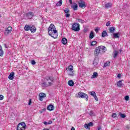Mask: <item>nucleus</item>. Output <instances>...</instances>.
I'll return each mask as SVG.
<instances>
[{
	"mask_svg": "<svg viewBox=\"0 0 130 130\" xmlns=\"http://www.w3.org/2000/svg\"><path fill=\"white\" fill-rule=\"evenodd\" d=\"M41 113H42V112H41Z\"/></svg>",
	"mask_w": 130,
	"mask_h": 130,
	"instance_id": "63",
	"label": "nucleus"
},
{
	"mask_svg": "<svg viewBox=\"0 0 130 130\" xmlns=\"http://www.w3.org/2000/svg\"><path fill=\"white\" fill-rule=\"evenodd\" d=\"M98 77V73L97 72H93V75L91 76L92 79H95V78Z\"/></svg>",
	"mask_w": 130,
	"mask_h": 130,
	"instance_id": "23",
	"label": "nucleus"
},
{
	"mask_svg": "<svg viewBox=\"0 0 130 130\" xmlns=\"http://www.w3.org/2000/svg\"><path fill=\"white\" fill-rule=\"evenodd\" d=\"M78 6L79 8H81V9H85V8H86V3L82 0H80L78 3Z\"/></svg>",
	"mask_w": 130,
	"mask_h": 130,
	"instance_id": "7",
	"label": "nucleus"
},
{
	"mask_svg": "<svg viewBox=\"0 0 130 130\" xmlns=\"http://www.w3.org/2000/svg\"><path fill=\"white\" fill-rule=\"evenodd\" d=\"M51 123H52V120H50L48 122V124H51Z\"/></svg>",
	"mask_w": 130,
	"mask_h": 130,
	"instance_id": "52",
	"label": "nucleus"
},
{
	"mask_svg": "<svg viewBox=\"0 0 130 130\" xmlns=\"http://www.w3.org/2000/svg\"><path fill=\"white\" fill-rule=\"evenodd\" d=\"M39 97L40 101H43V98H45V97H46V94L43 92H41L39 94Z\"/></svg>",
	"mask_w": 130,
	"mask_h": 130,
	"instance_id": "9",
	"label": "nucleus"
},
{
	"mask_svg": "<svg viewBox=\"0 0 130 130\" xmlns=\"http://www.w3.org/2000/svg\"><path fill=\"white\" fill-rule=\"evenodd\" d=\"M97 44V41H93L91 43V46H95Z\"/></svg>",
	"mask_w": 130,
	"mask_h": 130,
	"instance_id": "36",
	"label": "nucleus"
},
{
	"mask_svg": "<svg viewBox=\"0 0 130 130\" xmlns=\"http://www.w3.org/2000/svg\"><path fill=\"white\" fill-rule=\"evenodd\" d=\"M26 16L28 19H32L34 17V13L32 12H29L26 14Z\"/></svg>",
	"mask_w": 130,
	"mask_h": 130,
	"instance_id": "10",
	"label": "nucleus"
},
{
	"mask_svg": "<svg viewBox=\"0 0 130 130\" xmlns=\"http://www.w3.org/2000/svg\"><path fill=\"white\" fill-rule=\"evenodd\" d=\"M120 52H121V50H120Z\"/></svg>",
	"mask_w": 130,
	"mask_h": 130,
	"instance_id": "61",
	"label": "nucleus"
},
{
	"mask_svg": "<svg viewBox=\"0 0 130 130\" xmlns=\"http://www.w3.org/2000/svg\"><path fill=\"white\" fill-rule=\"evenodd\" d=\"M63 12H64L65 14L71 13V11H70V9H69V8H65L63 10Z\"/></svg>",
	"mask_w": 130,
	"mask_h": 130,
	"instance_id": "29",
	"label": "nucleus"
},
{
	"mask_svg": "<svg viewBox=\"0 0 130 130\" xmlns=\"http://www.w3.org/2000/svg\"><path fill=\"white\" fill-rule=\"evenodd\" d=\"M30 31H31V33H35L36 32V27H35V26L32 25L30 26Z\"/></svg>",
	"mask_w": 130,
	"mask_h": 130,
	"instance_id": "15",
	"label": "nucleus"
},
{
	"mask_svg": "<svg viewBox=\"0 0 130 130\" xmlns=\"http://www.w3.org/2000/svg\"><path fill=\"white\" fill-rule=\"evenodd\" d=\"M124 99L126 100V101H128V100H129V96H128V95H126L124 97Z\"/></svg>",
	"mask_w": 130,
	"mask_h": 130,
	"instance_id": "39",
	"label": "nucleus"
},
{
	"mask_svg": "<svg viewBox=\"0 0 130 130\" xmlns=\"http://www.w3.org/2000/svg\"><path fill=\"white\" fill-rule=\"evenodd\" d=\"M57 30H54V33H53V34H52V35H50V36H51V37H52V38L55 39V38H57Z\"/></svg>",
	"mask_w": 130,
	"mask_h": 130,
	"instance_id": "12",
	"label": "nucleus"
},
{
	"mask_svg": "<svg viewBox=\"0 0 130 130\" xmlns=\"http://www.w3.org/2000/svg\"><path fill=\"white\" fill-rule=\"evenodd\" d=\"M89 115H90V116H93V115H94V112H93V111H90V112H89Z\"/></svg>",
	"mask_w": 130,
	"mask_h": 130,
	"instance_id": "42",
	"label": "nucleus"
},
{
	"mask_svg": "<svg viewBox=\"0 0 130 130\" xmlns=\"http://www.w3.org/2000/svg\"><path fill=\"white\" fill-rule=\"evenodd\" d=\"M15 75L14 72H11L10 74L9 75L8 78L9 80H14V76Z\"/></svg>",
	"mask_w": 130,
	"mask_h": 130,
	"instance_id": "13",
	"label": "nucleus"
},
{
	"mask_svg": "<svg viewBox=\"0 0 130 130\" xmlns=\"http://www.w3.org/2000/svg\"><path fill=\"white\" fill-rule=\"evenodd\" d=\"M90 95H91V96H93V97H94L96 95V93H95V92L94 91H91L90 92Z\"/></svg>",
	"mask_w": 130,
	"mask_h": 130,
	"instance_id": "41",
	"label": "nucleus"
},
{
	"mask_svg": "<svg viewBox=\"0 0 130 130\" xmlns=\"http://www.w3.org/2000/svg\"><path fill=\"white\" fill-rule=\"evenodd\" d=\"M119 115L120 117H121V118H125V116H126L125 115V114H122V113H121L120 112L119 113Z\"/></svg>",
	"mask_w": 130,
	"mask_h": 130,
	"instance_id": "31",
	"label": "nucleus"
},
{
	"mask_svg": "<svg viewBox=\"0 0 130 130\" xmlns=\"http://www.w3.org/2000/svg\"><path fill=\"white\" fill-rule=\"evenodd\" d=\"M106 36H108L107 31H106V30H104L102 33V37L104 38L106 37Z\"/></svg>",
	"mask_w": 130,
	"mask_h": 130,
	"instance_id": "17",
	"label": "nucleus"
},
{
	"mask_svg": "<svg viewBox=\"0 0 130 130\" xmlns=\"http://www.w3.org/2000/svg\"><path fill=\"white\" fill-rule=\"evenodd\" d=\"M117 86L118 87H121V86H122V82H121V80L117 82Z\"/></svg>",
	"mask_w": 130,
	"mask_h": 130,
	"instance_id": "32",
	"label": "nucleus"
},
{
	"mask_svg": "<svg viewBox=\"0 0 130 130\" xmlns=\"http://www.w3.org/2000/svg\"><path fill=\"white\" fill-rule=\"evenodd\" d=\"M98 62H99V60H98V58H97V56H95V58L93 62V66H94V67H96L97 64H98Z\"/></svg>",
	"mask_w": 130,
	"mask_h": 130,
	"instance_id": "11",
	"label": "nucleus"
},
{
	"mask_svg": "<svg viewBox=\"0 0 130 130\" xmlns=\"http://www.w3.org/2000/svg\"><path fill=\"white\" fill-rule=\"evenodd\" d=\"M4 55V51L2 48V46L0 45V56H3Z\"/></svg>",
	"mask_w": 130,
	"mask_h": 130,
	"instance_id": "30",
	"label": "nucleus"
},
{
	"mask_svg": "<svg viewBox=\"0 0 130 130\" xmlns=\"http://www.w3.org/2000/svg\"><path fill=\"white\" fill-rule=\"evenodd\" d=\"M61 43L62 44H64V45H66V44L68 43V40L66 38H63L61 40Z\"/></svg>",
	"mask_w": 130,
	"mask_h": 130,
	"instance_id": "16",
	"label": "nucleus"
},
{
	"mask_svg": "<svg viewBox=\"0 0 130 130\" xmlns=\"http://www.w3.org/2000/svg\"><path fill=\"white\" fill-rule=\"evenodd\" d=\"M68 85H69V86H70V87H73V86H74V85H75V83L74 82V81L73 80H69L68 81Z\"/></svg>",
	"mask_w": 130,
	"mask_h": 130,
	"instance_id": "19",
	"label": "nucleus"
},
{
	"mask_svg": "<svg viewBox=\"0 0 130 130\" xmlns=\"http://www.w3.org/2000/svg\"><path fill=\"white\" fill-rule=\"evenodd\" d=\"M117 78H118L119 79H120V78H121V74H118L117 76Z\"/></svg>",
	"mask_w": 130,
	"mask_h": 130,
	"instance_id": "49",
	"label": "nucleus"
},
{
	"mask_svg": "<svg viewBox=\"0 0 130 130\" xmlns=\"http://www.w3.org/2000/svg\"><path fill=\"white\" fill-rule=\"evenodd\" d=\"M109 66H110V61H108L106 63H104L105 67H109Z\"/></svg>",
	"mask_w": 130,
	"mask_h": 130,
	"instance_id": "35",
	"label": "nucleus"
},
{
	"mask_svg": "<svg viewBox=\"0 0 130 130\" xmlns=\"http://www.w3.org/2000/svg\"><path fill=\"white\" fill-rule=\"evenodd\" d=\"M1 17H2V15H0V18H1Z\"/></svg>",
	"mask_w": 130,
	"mask_h": 130,
	"instance_id": "60",
	"label": "nucleus"
},
{
	"mask_svg": "<svg viewBox=\"0 0 130 130\" xmlns=\"http://www.w3.org/2000/svg\"><path fill=\"white\" fill-rule=\"evenodd\" d=\"M12 30H13V28L11 26H9L6 28L5 30L4 34L6 36H8L11 32H12Z\"/></svg>",
	"mask_w": 130,
	"mask_h": 130,
	"instance_id": "5",
	"label": "nucleus"
},
{
	"mask_svg": "<svg viewBox=\"0 0 130 130\" xmlns=\"http://www.w3.org/2000/svg\"><path fill=\"white\" fill-rule=\"evenodd\" d=\"M62 5V0H60L56 4V7H60Z\"/></svg>",
	"mask_w": 130,
	"mask_h": 130,
	"instance_id": "24",
	"label": "nucleus"
},
{
	"mask_svg": "<svg viewBox=\"0 0 130 130\" xmlns=\"http://www.w3.org/2000/svg\"><path fill=\"white\" fill-rule=\"evenodd\" d=\"M120 35V34L119 32H117V33H114L113 34V36L114 38H119V36Z\"/></svg>",
	"mask_w": 130,
	"mask_h": 130,
	"instance_id": "18",
	"label": "nucleus"
},
{
	"mask_svg": "<svg viewBox=\"0 0 130 130\" xmlns=\"http://www.w3.org/2000/svg\"><path fill=\"white\" fill-rule=\"evenodd\" d=\"M54 30H56V29L51 30V32L50 30H48L49 35H52V34L54 33Z\"/></svg>",
	"mask_w": 130,
	"mask_h": 130,
	"instance_id": "37",
	"label": "nucleus"
},
{
	"mask_svg": "<svg viewBox=\"0 0 130 130\" xmlns=\"http://www.w3.org/2000/svg\"><path fill=\"white\" fill-rule=\"evenodd\" d=\"M69 2L71 4V5L73 4V1L72 0H69Z\"/></svg>",
	"mask_w": 130,
	"mask_h": 130,
	"instance_id": "54",
	"label": "nucleus"
},
{
	"mask_svg": "<svg viewBox=\"0 0 130 130\" xmlns=\"http://www.w3.org/2000/svg\"><path fill=\"white\" fill-rule=\"evenodd\" d=\"M94 31H91L89 34V39H93L94 38Z\"/></svg>",
	"mask_w": 130,
	"mask_h": 130,
	"instance_id": "22",
	"label": "nucleus"
},
{
	"mask_svg": "<svg viewBox=\"0 0 130 130\" xmlns=\"http://www.w3.org/2000/svg\"><path fill=\"white\" fill-rule=\"evenodd\" d=\"M78 95H79V97L80 98H86V101H88V95H87V94L84 93V92H79L78 93Z\"/></svg>",
	"mask_w": 130,
	"mask_h": 130,
	"instance_id": "6",
	"label": "nucleus"
},
{
	"mask_svg": "<svg viewBox=\"0 0 130 130\" xmlns=\"http://www.w3.org/2000/svg\"><path fill=\"white\" fill-rule=\"evenodd\" d=\"M126 127L127 129H128V128H129V126L127 125V126H126Z\"/></svg>",
	"mask_w": 130,
	"mask_h": 130,
	"instance_id": "55",
	"label": "nucleus"
},
{
	"mask_svg": "<svg viewBox=\"0 0 130 130\" xmlns=\"http://www.w3.org/2000/svg\"><path fill=\"white\" fill-rule=\"evenodd\" d=\"M71 130H75V127H72V128H71Z\"/></svg>",
	"mask_w": 130,
	"mask_h": 130,
	"instance_id": "58",
	"label": "nucleus"
},
{
	"mask_svg": "<svg viewBox=\"0 0 130 130\" xmlns=\"http://www.w3.org/2000/svg\"><path fill=\"white\" fill-rule=\"evenodd\" d=\"M98 130H100V129H101V127H98Z\"/></svg>",
	"mask_w": 130,
	"mask_h": 130,
	"instance_id": "57",
	"label": "nucleus"
},
{
	"mask_svg": "<svg viewBox=\"0 0 130 130\" xmlns=\"http://www.w3.org/2000/svg\"><path fill=\"white\" fill-rule=\"evenodd\" d=\"M72 30L75 31V32H78V31H80V24L78 23H74L72 25Z\"/></svg>",
	"mask_w": 130,
	"mask_h": 130,
	"instance_id": "4",
	"label": "nucleus"
},
{
	"mask_svg": "<svg viewBox=\"0 0 130 130\" xmlns=\"http://www.w3.org/2000/svg\"><path fill=\"white\" fill-rule=\"evenodd\" d=\"M65 16L66 18H70L71 17V14L70 13H66Z\"/></svg>",
	"mask_w": 130,
	"mask_h": 130,
	"instance_id": "40",
	"label": "nucleus"
},
{
	"mask_svg": "<svg viewBox=\"0 0 130 130\" xmlns=\"http://www.w3.org/2000/svg\"><path fill=\"white\" fill-rule=\"evenodd\" d=\"M52 30H56L55 28L49 27L48 29V31H50V32H51Z\"/></svg>",
	"mask_w": 130,
	"mask_h": 130,
	"instance_id": "38",
	"label": "nucleus"
},
{
	"mask_svg": "<svg viewBox=\"0 0 130 130\" xmlns=\"http://www.w3.org/2000/svg\"><path fill=\"white\" fill-rule=\"evenodd\" d=\"M4 100V95H0V100Z\"/></svg>",
	"mask_w": 130,
	"mask_h": 130,
	"instance_id": "50",
	"label": "nucleus"
},
{
	"mask_svg": "<svg viewBox=\"0 0 130 130\" xmlns=\"http://www.w3.org/2000/svg\"><path fill=\"white\" fill-rule=\"evenodd\" d=\"M31 64L34 65V64H36V62H35V60H32L31 61Z\"/></svg>",
	"mask_w": 130,
	"mask_h": 130,
	"instance_id": "45",
	"label": "nucleus"
},
{
	"mask_svg": "<svg viewBox=\"0 0 130 130\" xmlns=\"http://www.w3.org/2000/svg\"><path fill=\"white\" fill-rule=\"evenodd\" d=\"M44 124H45V125L48 124V122H46V121H45L44 122Z\"/></svg>",
	"mask_w": 130,
	"mask_h": 130,
	"instance_id": "53",
	"label": "nucleus"
},
{
	"mask_svg": "<svg viewBox=\"0 0 130 130\" xmlns=\"http://www.w3.org/2000/svg\"><path fill=\"white\" fill-rule=\"evenodd\" d=\"M31 26H30L29 25H26L24 27V30L25 31H29V30L30 29Z\"/></svg>",
	"mask_w": 130,
	"mask_h": 130,
	"instance_id": "25",
	"label": "nucleus"
},
{
	"mask_svg": "<svg viewBox=\"0 0 130 130\" xmlns=\"http://www.w3.org/2000/svg\"><path fill=\"white\" fill-rule=\"evenodd\" d=\"M99 30H100V28H99V27H96L95 29V31L96 32V33H98V32L99 31Z\"/></svg>",
	"mask_w": 130,
	"mask_h": 130,
	"instance_id": "43",
	"label": "nucleus"
},
{
	"mask_svg": "<svg viewBox=\"0 0 130 130\" xmlns=\"http://www.w3.org/2000/svg\"><path fill=\"white\" fill-rule=\"evenodd\" d=\"M68 76H70V77H74L75 76V73L73 71H70V72L68 74Z\"/></svg>",
	"mask_w": 130,
	"mask_h": 130,
	"instance_id": "33",
	"label": "nucleus"
},
{
	"mask_svg": "<svg viewBox=\"0 0 130 130\" xmlns=\"http://www.w3.org/2000/svg\"><path fill=\"white\" fill-rule=\"evenodd\" d=\"M110 25V21H108L106 23V26H107V27H108V26Z\"/></svg>",
	"mask_w": 130,
	"mask_h": 130,
	"instance_id": "47",
	"label": "nucleus"
},
{
	"mask_svg": "<svg viewBox=\"0 0 130 130\" xmlns=\"http://www.w3.org/2000/svg\"><path fill=\"white\" fill-rule=\"evenodd\" d=\"M54 82V78L52 76H48L45 78V82L42 83V87H49V86H52Z\"/></svg>",
	"mask_w": 130,
	"mask_h": 130,
	"instance_id": "1",
	"label": "nucleus"
},
{
	"mask_svg": "<svg viewBox=\"0 0 130 130\" xmlns=\"http://www.w3.org/2000/svg\"><path fill=\"white\" fill-rule=\"evenodd\" d=\"M31 103H32V100L30 99L28 102V105H31Z\"/></svg>",
	"mask_w": 130,
	"mask_h": 130,
	"instance_id": "51",
	"label": "nucleus"
},
{
	"mask_svg": "<svg viewBox=\"0 0 130 130\" xmlns=\"http://www.w3.org/2000/svg\"><path fill=\"white\" fill-rule=\"evenodd\" d=\"M66 70H68V68L66 69Z\"/></svg>",
	"mask_w": 130,
	"mask_h": 130,
	"instance_id": "62",
	"label": "nucleus"
},
{
	"mask_svg": "<svg viewBox=\"0 0 130 130\" xmlns=\"http://www.w3.org/2000/svg\"><path fill=\"white\" fill-rule=\"evenodd\" d=\"M72 8L74 11H77L78 10V4H75V5L72 6Z\"/></svg>",
	"mask_w": 130,
	"mask_h": 130,
	"instance_id": "27",
	"label": "nucleus"
},
{
	"mask_svg": "<svg viewBox=\"0 0 130 130\" xmlns=\"http://www.w3.org/2000/svg\"><path fill=\"white\" fill-rule=\"evenodd\" d=\"M4 45H5V47L6 48H8V47H7V45L6 44H5Z\"/></svg>",
	"mask_w": 130,
	"mask_h": 130,
	"instance_id": "56",
	"label": "nucleus"
},
{
	"mask_svg": "<svg viewBox=\"0 0 130 130\" xmlns=\"http://www.w3.org/2000/svg\"><path fill=\"white\" fill-rule=\"evenodd\" d=\"M93 97L95 101H98V98L97 97V95H96V94Z\"/></svg>",
	"mask_w": 130,
	"mask_h": 130,
	"instance_id": "48",
	"label": "nucleus"
},
{
	"mask_svg": "<svg viewBox=\"0 0 130 130\" xmlns=\"http://www.w3.org/2000/svg\"><path fill=\"white\" fill-rule=\"evenodd\" d=\"M112 117L113 118H115V117H116V113H113L112 114Z\"/></svg>",
	"mask_w": 130,
	"mask_h": 130,
	"instance_id": "46",
	"label": "nucleus"
},
{
	"mask_svg": "<svg viewBox=\"0 0 130 130\" xmlns=\"http://www.w3.org/2000/svg\"><path fill=\"white\" fill-rule=\"evenodd\" d=\"M109 31L110 33H113L114 31H115V27H111L109 28Z\"/></svg>",
	"mask_w": 130,
	"mask_h": 130,
	"instance_id": "28",
	"label": "nucleus"
},
{
	"mask_svg": "<svg viewBox=\"0 0 130 130\" xmlns=\"http://www.w3.org/2000/svg\"><path fill=\"white\" fill-rule=\"evenodd\" d=\"M93 125H94V123L92 122H90L88 124H85L84 125V127L85 128H86V129H90V127L93 126Z\"/></svg>",
	"mask_w": 130,
	"mask_h": 130,
	"instance_id": "8",
	"label": "nucleus"
},
{
	"mask_svg": "<svg viewBox=\"0 0 130 130\" xmlns=\"http://www.w3.org/2000/svg\"><path fill=\"white\" fill-rule=\"evenodd\" d=\"M68 71L69 72H72L74 71V67L73 66L70 65L68 67Z\"/></svg>",
	"mask_w": 130,
	"mask_h": 130,
	"instance_id": "26",
	"label": "nucleus"
},
{
	"mask_svg": "<svg viewBox=\"0 0 130 130\" xmlns=\"http://www.w3.org/2000/svg\"><path fill=\"white\" fill-rule=\"evenodd\" d=\"M107 50L106 47L104 46H100L99 47H96L94 50L95 56H98L99 54H102Z\"/></svg>",
	"mask_w": 130,
	"mask_h": 130,
	"instance_id": "2",
	"label": "nucleus"
},
{
	"mask_svg": "<svg viewBox=\"0 0 130 130\" xmlns=\"http://www.w3.org/2000/svg\"><path fill=\"white\" fill-rule=\"evenodd\" d=\"M49 28H55V26L53 25V24H51Z\"/></svg>",
	"mask_w": 130,
	"mask_h": 130,
	"instance_id": "44",
	"label": "nucleus"
},
{
	"mask_svg": "<svg viewBox=\"0 0 130 130\" xmlns=\"http://www.w3.org/2000/svg\"><path fill=\"white\" fill-rule=\"evenodd\" d=\"M26 129V123L24 122L19 123L17 126L16 130H25Z\"/></svg>",
	"mask_w": 130,
	"mask_h": 130,
	"instance_id": "3",
	"label": "nucleus"
},
{
	"mask_svg": "<svg viewBox=\"0 0 130 130\" xmlns=\"http://www.w3.org/2000/svg\"><path fill=\"white\" fill-rule=\"evenodd\" d=\"M46 12H47V9H46Z\"/></svg>",
	"mask_w": 130,
	"mask_h": 130,
	"instance_id": "59",
	"label": "nucleus"
},
{
	"mask_svg": "<svg viewBox=\"0 0 130 130\" xmlns=\"http://www.w3.org/2000/svg\"><path fill=\"white\" fill-rule=\"evenodd\" d=\"M117 54H118V51H117V50H115L113 52V57L114 58H115L117 56Z\"/></svg>",
	"mask_w": 130,
	"mask_h": 130,
	"instance_id": "21",
	"label": "nucleus"
},
{
	"mask_svg": "<svg viewBox=\"0 0 130 130\" xmlns=\"http://www.w3.org/2000/svg\"><path fill=\"white\" fill-rule=\"evenodd\" d=\"M54 109V107L52 105H49L47 107V110L49 111H52Z\"/></svg>",
	"mask_w": 130,
	"mask_h": 130,
	"instance_id": "14",
	"label": "nucleus"
},
{
	"mask_svg": "<svg viewBox=\"0 0 130 130\" xmlns=\"http://www.w3.org/2000/svg\"><path fill=\"white\" fill-rule=\"evenodd\" d=\"M77 20L79 23H81V24H84V23H85V21L81 19H77Z\"/></svg>",
	"mask_w": 130,
	"mask_h": 130,
	"instance_id": "34",
	"label": "nucleus"
},
{
	"mask_svg": "<svg viewBox=\"0 0 130 130\" xmlns=\"http://www.w3.org/2000/svg\"><path fill=\"white\" fill-rule=\"evenodd\" d=\"M111 6H112V4L111 3H107L105 5V8L108 9V8H111Z\"/></svg>",
	"mask_w": 130,
	"mask_h": 130,
	"instance_id": "20",
	"label": "nucleus"
}]
</instances>
